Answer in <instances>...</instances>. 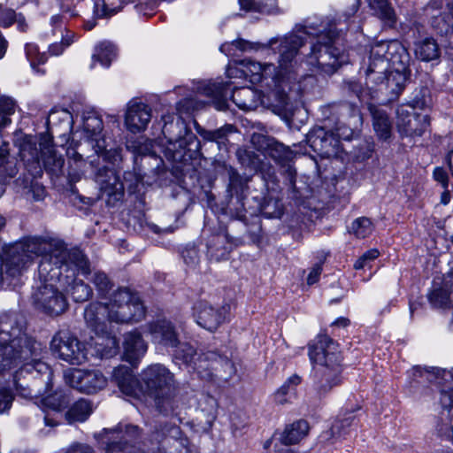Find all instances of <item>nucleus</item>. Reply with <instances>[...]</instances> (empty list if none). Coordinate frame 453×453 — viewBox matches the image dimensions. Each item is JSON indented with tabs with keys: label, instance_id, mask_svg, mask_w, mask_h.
I'll use <instances>...</instances> for the list:
<instances>
[{
	"label": "nucleus",
	"instance_id": "nucleus-29",
	"mask_svg": "<svg viewBox=\"0 0 453 453\" xmlns=\"http://www.w3.org/2000/svg\"><path fill=\"white\" fill-rule=\"evenodd\" d=\"M142 346V339L139 332L126 334L124 341V357L132 367L136 368L139 365V349Z\"/></svg>",
	"mask_w": 453,
	"mask_h": 453
},
{
	"label": "nucleus",
	"instance_id": "nucleus-37",
	"mask_svg": "<svg viewBox=\"0 0 453 453\" xmlns=\"http://www.w3.org/2000/svg\"><path fill=\"white\" fill-rule=\"evenodd\" d=\"M370 8L380 19L389 25L395 22V14L388 0H367Z\"/></svg>",
	"mask_w": 453,
	"mask_h": 453
},
{
	"label": "nucleus",
	"instance_id": "nucleus-46",
	"mask_svg": "<svg viewBox=\"0 0 453 453\" xmlns=\"http://www.w3.org/2000/svg\"><path fill=\"white\" fill-rule=\"evenodd\" d=\"M14 21L17 22L19 30H26L27 24L21 15L17 16L13 10L3 9L2 5H0V26L9 27Z\"/></svg>",
	"mask_w": 453,
	"mask_h": 453
},
{
	"label": "nucleus",
	"instance_id": "nucleus-21",
	"mask_svg": "<svg viewBox=\"0 0 453 453\" xmlns=\"http://www.w3.org/2000/svg\"><path fill=\"white\" fill-rule=\"evenodd\" d=\"M148 332L155 342L164 346L175 348L180 343L178 334L173 324L168 320L160 319L150 324Z\"/></svg>",
	"mask_w": 453,
	"mask_h": 453
},
{
	"label": "nucleus",
	"instance_id": "nucleus-24",
	"mask_svg": "<svg viewBox=\"0 0 453 453\" xmlns=\"http://www.w3.org/2000/svg\"><path fill=\"white\" fill-rule=\"evenodd\" d=\"M51 24L54 27V35L60 37L61 41L51 43L49 47V51L51 55L58 56L73 42L74 33L68 30L62 24V18L60 16H53L51 18Z\"/></svg>",
	"mask_w": 453,
	"mask_h": 453
},
{
	"label": "nucleus",
	"instance_id": "nucleus-31",
	"mask_svg": "<svg viewBox=\"0 0 453 453\" xmlns=\"http://www.w3.org/2000/svg\"><path fill=\"white\" fill-rule=\"evenodd\" d=\"M125 123L127 129L136 134L141 130L142 124V99L134 97L127 104Z\"/></svg>",
	"mask_w": 453,
	"mask_h": 453
},
{
	"label": "nucleus",
	"instance_id": "nucleus-43",
	"mask_svg": "<svg viewBox=\"0 0 453 453\" xmlns=\"http://www.w3.org/2000/svg\"><path fill=\"white\" fill-rule=\"evenodd\" d=\"M176 348L177 349L174 354L175 357L182 360L184 363L188 365L193 364V368L197 372V369L196 368V364L198 363V358L202 355L196 358V352L195 349L188 343H179Z\"/></svg>",
	"mask_w": 453,
	"mask_h": 453
},
{
	"label": "nucleus",
	"instance_id": "nucleus-53",
	"mask_svg": "<svg viewBox=\"0 0 453 453\" xmlns=\"http://www.w3.org/2000/svg\"><path fill=\"white\" fill-rule=\"evenodd\" d=\"M449 14L447 16L435 17L432 21V25L440 29L441 32H447L449 27L453 30V5H449Z\"/></svg>",
	"mask_w": 453,
	"mask_h": 453
},
{
	"label": "nucleus",
	"instance_id": "nucleus-39",
	"mask_svg": "<svg viewBox=\"0 0 453 453\" xmlns=\"http://www.w3.org/2000/svg\"><path fill=\"white\" fill-rule=\"evenodd\" d=\"M257 49L258 48L256 43L242 39H237L231 42H225L220 46V51L230 57L237 56L238 52H244Z\"/></svg>",
	"mask_w": 453,
	"mask_h": 453
},
{
	"label": "nucleus",
	"instance_id": "nucleus-14",
	"mask_svg": "<svg viewBox=\"0 0 453 453\" xmlns=\"http://www.w3.org/2000/svg\"><path fill=\"white\" fill-rule=\"evenodd\" d=\"M228 313V304L214 307L206 302L201 301L196 303L194 307V316L196 323L209 331H214L223 324L226 320Z\"/></svg>",
	"mask_w": 453,
	"mask_h": 453
},
{
	"label": "nucleus",
	"instance_id": "nucleus-15",
	"mask_svg": "<svg viewBox=\"0 0 453 453\" xmlns=\"http://www.w3.org/2000/svg\"><path fill=\"white\" fill-rule=\"evenodd\" d=\"M65 379L70 387L86 394H93L107 384L106 378L99 371L73 370L65 375Z\"/></svg>",
	"mask_w": 453,
	"mask_h": 453
},
{
	"label": "nucleus",
	"instance_id": "nucleus-34",
	"mask_svg": "<svg viewBox=\"0 0 453 453\" xmlns=\"http://www.w3.org/2000/svg\"><path fill=\"white\" fill-rule=\"evenodd\" d=\"M301 377L294 374L290 376L282 386L274 393V401L279 404H285L296 394V387L301 383Z\"/></svg>",
	"mask_w": 453,
	"mask_h": 453
},
{
	"label": "nucleus",
	"instance_id": "nucleus-44",
	"mask_svg": "<svg viewBox=\"0 0 453 453\" xmlns=\"http://www.w3.org/2000/svg\"><path fill=\"white\" fill-rule=\"evenodd\" d=\"M373 231V225L370 219L366 217H360L356 219L350 227L352 233L357 238H365L369 236Z\"/></svg>",
	"mask_w": 453,
	"mask_h": 453
},
{
	"label": "nucleus",
	"instance_id": "nucleus-38",
	"mask_svg": "<svg viewBox=\"0 0 453 453\" xmlns=\"http://www.w3.org/2000/svg\"><path fill=\"white\" fill-rule=\"evenodd\" d=\"M162 450L157 453H190L189 441L187 438L167 437L162 441Z\"/></svg>",
	"mask_w": 453,
	"mask_h": 453
},
{
	"label": "nucleus",
	"instance_id": "nucleus-18",
	"mask_svg": "<svg viewBox=\"0 0 453 453\" xmlns=\"http://www.w3.org/2000/svg\"><path fill=\"white\" fill-rule=\"evenodd\" d=\"M231 98L235 105L243 111H254L260 104L273 107V104H267V89L262 95L260 91L251 87H242L234 89ZM274 108L276 107L274 106Z\"/></svg>",
	"mask_w": 453,
	"mask_h": 453
},
{
	"label": "nucleus",
	"instance_id": "nucleus-4",
	"mask_svg": "<svg viewBox=\"0 0 453 453\" xmlns=\"http://www.w3.org/2000/svg\"><path fill=\"white\" fill-rule=\"evenodd\" d=\"M405 50L397 41L380 42L372 46L365 66L361 67L365 85L372 89L386 79V87L397 97L404 88L408 72Z\"/></svg>",
	"mask_w": 453,
	"mask_h": 453
},
{
	"label": "nucleus",
	"instance_id": "nucleus-6",
	"mask_svg": "<svg viewBox=\"0 0 453 453\" xmlns=\"http://www.w3.org/2000/svg\"><path fill=\"white\" fill-rule=\"evenodd\" d=\"M72 276L60 275L55 280L40 279L42 285L32 296L34 304L50 316H58L67 308V302L62 293V287L69 284Z\"/></svg>",
	"mask_w": 453,
	"mask_h": 453
},
{
	"label": "nucleus",
	"instance_id": "nucleus-62",
	"mask_svg": "<svg viewBox=\"0 0 453 453\" xmlns=\"http://www.w3.org/2000/svg\"><path fill=\"white\" fill-rule=\"evenodd\" d=\"M273 203H274V207H275L274 211H270V205H271V201H270L264 207V213L268 218H280L283 213L282 204L280 201H277V200L274 201Z\"/></svg>",
	"mask_w": 453,
	"mask_h": 453
},
{
	"label": "nucleus",
	"instance_id": "nucleus-50",
	"mask_svg": "<svg viewBox=\"0 0 453 453\" xmlns=\"http://www.w3.org/2000/svg\"><path fill=\"white\" fill-rule=\"evenodd\" d=\"M290 444L285 440H282L281 436H273L271 440L265 443V449H270L272 453H294L290 449Z\"/></svg>",
	"mask_w": 453,
	"mask_h": 453
},
{
	"label": "nucleus",
	"instance_id": "nucleus-3",
	"mask_svg": "<svg viewBox=\"0 0 453 453\" xmlns=\"http://www.w3.org/2000/svg\"><path fill=\"white\" fill-rule=\"evenodd\" d=\"M41 344L27 336L14 316L0 319V372L21 366L19 372L51 375L50 367L40 358Z\"/></svg>",
	"mask_w": 453,
	"mask_h": 453
},
{
	"label": "nucleus",
	"instance_id": "nucleus-36",
	"mask_svg": "<svg viewBox=\"0 0 453 453\" xmlns=\"http://www.w3.org/2000/svg\"><path fill=\"white\" fill-rule=\"evenodd\" d=\"M355 425V416L352 412H346L340 415L330 428V434L333 437H342L348 434L350 427Z\"/></svg>",
	"mask_w": 453,
	"mask_h": 453
},
{
	"label": "nucleus",
	"instance_id": "nucleus-41",
	"mask_svg": "<svg viewBox=\"0 0 453 453\" xmlns=\"http://www.w3.org/2000/svg\"><path fill=\"white\" fill-rule=\"evenodd\" d=\"M43 165L47 171L53 174H58L64 165V158L61 156H58L55 150L51 148L47 150L42 156Z\"/></svg>",
	"mask_w": 453,
	"mask_h": 453
},
{
	"label": "nucleus",
	"instance_id": "nucleus-17",
	"mask_svg": "<svg viewBox=\"0 0 453 453\" xmlns=\"http://www.w3.org/2000/svg\"><path fill=\"white\" fill-rule=\"evenodd\" d=\"M342 368L334 366H317L314 368L312 375V389L317 397L321 398L330 392L334 387H336L341 382Z\"/></svg>",
	"mask_w": 453,
	"mask_h": 453
},
{
	"label": "nucleus",
	"instance_id": "nucleus-35",
	"mask_svg": "<svg viewBox=\"0 0 453 453\" xmlns=\"http://www.w3.org/2000/svg\"><path fill=\"white\" fill-rule=\"evenodd\" d=\"M92 412L90 403L81 399L76 402L66 412L65 417L69 423L83 422Z\"/></svg>",
	"mask_w": 453,
	"mask_h": 453
},
{
	"label": "nucleus",
	"instance_id": "nucleus-12",
	"mask_svg": "<svg viewBox=\"0 0 453 453\" xmlns=\"http://www.w3.org/2000/svg\"><path fill=\"white\" fill-rule=\"evenodd\" d=\"M426 114H417L409 105H401L396 110V128L402 136H421L429 127Z\"/></svg>",
	"mask_w": 453,
	"mask_h": 453
},
{
	"label": "nucleus",
	"instance_id": "nucleus-52",
	"mask_svg": "<svg viewBox=\"0 0 453 453\" xmlns=\"http://www.w3.org/2000/svg\"><path fill=\"white\" fill-rule=\"evenodd\" d=\"M26 55L33 68L36 65L45 63L47 60L46 54L40 53L38 46L34 43H27L26 45Z\"/></svg>",
	"mask_w": 453,
	"mask_h": 453
},
{
	"label": "nucleus",
	"instance_id": "nucleus-64",
	"mask_svg": "<svg viewBox=\"0 0 453 453\" xmlns=\"http://www.w3.org/2000/svg\"><path fill=\"white\" fill-rule=\"evenodd\" d=\"M321 272H322V266L320 264H317L315 265L310 273L308 274V277H307V284L308 285H313L315 284L316 282L319 281V276L321 274Z\"/></svg>",
	"mask_w": 453,
	"mask_h": 453
},
{
	"label": "nucleus",
	"instance_id": "nucleus-30",
	"mask_svg": "<svg viewBox=\"0 0 453 453\" xmlns=\"http://www.w3.org/2000/svg\"><path fill=\"white\" fill-rule=\"evenodd\" d=\"M116 56L117 48L112 42L107 41L101 42L95 48L90 68L93 69L95 67L96 61L99 62L101 65L108 67Z\"/></svg>",
	"mask_w": 453,
	"mask_h": 453
},
{
	"label": "nucleus",
	"instance_id": "nucleus-57",
	"mask_svg": "<svg viewBox=\"0 0 453 453\" xmlns=\"http://www.w3.org/2000/svg\"><path fill=\"white\" fill-rule=\"evenodd\" d=\"M20 374L19 372H16L14 376V386L17 390V392L24 398H31L33 396H37V394H33L32 389L28 388L26 385L21 383L20 380Z\"/></svg>",
	"mask_w": 453,
	"mask_h": 453
},
{
	"label": "nucleus",
	"instance_id": "nucleus-2",
	"mask_svg": "<svg viewBox=\"0 0 453 453\" xmlns=\"http://www.w3.org/2000/svg\"><path fill=\"white\" fill-rule=\"evenodd\" d=\"M39 256L42 257L38 266L40 279L55 280L63 269L67 272V259L83 273H88V258L80 250H67L61 241L32 237L7 249L5 263L0 265V282L15 286L33 258Z\"/></svg>",
	"mask_w": 453,
	"mask_h": 453
},
{
	"label": "nucleus",
	"instance_id": "nucleus-26",
	"mask_svg": "<svg viewBox=\"0 0 453 453\" xmlns=\"http://www.w3.org/2000/svg\"><path fill=\"white\" fill-rule=\"evenodd\" d=\"M229 86V82L210 83L203 88L202 94L217 110L225 111L227 108Z\"/></svg>",
	"mask_w": 453,
	"mask_h": 453
},
{
	"label": "nucleus",
	"instance_id": "nucleus-42",
	"mask_svg": "<svg viewBox=\"0 0 453 453\" xmlns=\"http://www.w3.org/2000/svg\"><path fill=\"white\" fill-rule=\"evenodd\" d=\"M226 240V234H218L214 237L213 242L208 245V253L211 258L219 261L226 257L231 250L230 245L223 246L221 249L218 248V244H221Z\"/></svg>",
	"mask_w": 453,
	"mask_h": 453
},
{
	"label": "nucleus",
	"instance_id": "nucleus-23",
	"mask_svg": "<svg viewBox=\"0 0 453 453\" xmlns=\"http://www.w3.org/2000/svg\"><path fill=\"white\" fill-rule=\"evenodd\" d=\"M218 414V401L210 395H203L198 402L196 419L204 431L211 428Z\"/></svg>",
	"mask_w": 453,
	"mask_h": 453
},
{
	"label": "nucleus",
	"instance_id": "nucleus-28",
	"mask_svg": "<svg viewBox=\"0 0 453 453\" xmlns=\"http://www.w3.org/2000/svg\"><path fill=\"white\" fill-rule=\"evenodd\" d=\"M84 130L91 139L93 148L97 154L102 153L105 150V142L100 138L101 132L103 130V121L96 116H89L84 120Z\"/></svg>",
	"mask_w": 453,
	"mask_h": 453
},
{
	"label": "nucleus",
	"instance_id": "nucleus-7",
	"mask_svg": "<svg viewBox=\"0 0 453 453\" xmlns=\"http://www.w3.org/2000/svg\"><path fill=\"white\" fill-rule=\"evenodd\" d=\"M110 319L116 323H127L137 320L135 317L142 311L138 295H134L128 288H119L115 291L109 303Z\"/></svg>",
	"mask_w": 453,
	"mask_h": 453
},
{
	"label": "nucleus",
	"instance_id": "nucleus-25",
	"mask_svg": "<svg viewBox=\"0 0 453 453\" xmlns=\"http://www.w3.org/2000/svg\"><path fill=\"white\" fill-rule=\"evenodd\" d=\"M96 180L102 191L109 196H120L124 189V184L120 182L119 176L113 169L103 167L96 174Z\"/></svg>",
	"mask_w": 453,
	"mask_h": 453
},
{
	"label": "nucleus",
	"instance_id": "nucleus-40",
	"mask_svg": "<svg viewBox=\"0 0 453 453\" xmlns=\"http://www.w3.org/2000/svg\"><path fill=\"white\" fill-rule=\"evenodd\" d=\"M121 7V0H96L94 14L97 18H104L116 13Z\"/></svg>",
	"mask_w": 453,
	"mask_h": 453
},
{
	"label": "nucleus",
	"instance_id": "nucleus-5",
	"mask_svg": "<svg viewBox=\"0 0 453 453\" xmlns=\"http://www.w3.org/2000/svg\"><path fill=\"white\" fill-rule=\"evenodd\" d=\"M143 375L148 394L153 398L156 409L166 417L178 415L180 405L173 374L165 366L157 364L149 366Z\"/></svg>",
	"mask_w": 453,
	"mask_h": 453
},
{
	"label": "nucleus",
	"instance_id": "nucleus-13",
	"mask_svg": "<svg viewBox=\"0 0 453 453\" xmlns=\"http://www.w3.org/2000/svg\"><path fill=\"white\" fill-rule=\"evenodd\" d=\"M311 148L322 157H337L341 151L340 141L334 132L324 127L313 128L307 135Z\"/></svg>",
	"mask_w": 453,
	"mask_h": 453
},
{
	"label": "nucleus",
	"instance_id": "nucleus-47",
	"mask_svg": "<svg viewBox=\"0 0 453 453\" xmlns=\"http://www.w3.org/2000/svg\"><path fill=\"white\" fill-rule=\"evenodd\" d=\"M446 373H448L452 379H453V369L450 371H446L440 369L438 367H431L430 369L427 368H421L419 366L413 368V375L415 377H426V379L429 381H433L434 379L436 380L439 377H443Z\"/></svg>",
	"mask_w": 453,
	"mask_h": 453
},
{
	"label": "nucleus",
	"instance_id": "nucleus-27",
	"mask_svg": "<svg viewBox=\"0 0 453 453\" xmlns=\"http://www.w3.org/2000/svg\"><path fill=\"white\" fill-rule=\"evenodd\" d=\"M368 110L372 117L374 131L382 140H387L391 135L392 125L388 116L382 109L372 104H367Z\"/></svg>",
	"mask_w": 453,
	"mask_h": 453
},
{
	"label": "nucleus",
	"instance_id": "nucleus-51",
	"mask_svg": "<svg viewBox=\"0 0 453 453\" xmlns=\"http://www.w3.org/2000/svg\"><path fill=\"white\" fill-rule=\"evenodd\" d=\"M20 157L23 161L30 164H38L40 153L35 144L25 142L20 148Z\"/></svg>",
	"mask_w": 453,
	"mask_h": 453
},
{
	"label": "nucleus",
	"instance_id": "nucleus-11",
	"mask_svg": "<svg viewBox=\"0 0 453 453\" xmlns=\"http://www.w3.org/2000/svg\"><path fill=\"white\" fill-rule=\"evenodd\" d=\"M196 365L197 373L204 379H211L214 373L216 376L229 379L236 372L234 363L228 357L213 351L202 354Z\"/></svg>",
	"mask_w": 453,
	"mask_h": 453
},
{
	"label": "nucleus",
	"instance_id": "nucleus-49",
	"mask_svg": "<svg viewBox=\"0 0 453 453\" xmlns=\"http://www.w3.org/2000/svg\"><path fill=\"white\" fill-rule=\"evenodd\" d=\"M15 104L9 97L0 98V127H4L11 122L10 116L14 113Z\"/></svg>",
	"mask_w": 453,
	"mask_h": 453
},
{
	"label": "nucleus",
	"instance_id": "nucleus-19",
	"mask_svg": "<svg viewBox=\"0 0 453 453\" xmlns=\"http://www.w3.org/2000/svg\"><path fill=\"white\" fill-rule=\"evenodd\" d=\"M67 264L69 265L68 271L66 272L65 269L62 270V275H69L72 276L70 278L69 284H66L65 287H62V290L66 291L69 293L75 302H85L87 301L92 294V290L90 287L81 280H77L75 278V271L80 272L82 274L81 270L73 263H72L69 259H67ZM88 265H89V263L88 262ZM90 273V268L88 267V274Z\"/></svg>",
	"mask_w": 453,
	"mask_h": 453
},
{
	"label": "nucleus",
	"instance_id": "nucleus-8",
	"mask_svg": "<svg viewBox=\"0 0 453 453\" xmlns=\"http://www.w3.org/2000/svg\"><path fill=\"white\" fill-rule=\"evenodd\" d=\"M50 349L60 359L71 365H81L87 360L84 343L66 330L59 331L54 335Z\"/></svg>",
	"mask_w": 453,
	"mask_h": 453
},
{
	"label": "nucleus",
	"instance_id": "nucleus-22",
	"mask_svg": "<svg viewBox=\"0 0 453 453\" xmlns=\"http://www.w3.org/2000/svg\"><path fill=\"white\" fill-rule=\"evenodd\" d=\"M84 319L87 325L96 334L104 333L106 322H112L110 319L109 307L102 303H89L84 311Z\"/></svg>",
	"mask_w": 453,
	"mask_h": 453
},
{
	"label": "nucleus",
	"instance_id": "nucleus-60",
	"mask_svg": "<svg viewBox=\"0 0 453 453\" xmlns=\"http://www.w3.org/2000/svg\"><path fill=\"white\" fill-rule=\"evenodd\" d=\"M354 128L355 127H347L345 125H341L337 127L334 132L336 138H338L339 141L341 139L348 141L350 140L354 134Z\"/></svg>",
	"mask_w": 453,
	"mask_h": 453
},
{
	"label": "nucleus",
	"instance_id": "nucleus-16",
	"mask_svg": "<svg viewBox=\"0 0 453 453\" xmlns=\"http://www.w3.org/2000/svg\"><path fill=\"white\" fill-rule=\"evenodd\" d=\"M251 143L256 150L271 157L278 164L284 165L293 158L294 153L290 148L273 137L261 134H253Z\"/></svg>",
	"mask_w": 453,
	"mask_h": 453
},
{
	"label": "nucleus",
	"instance_id": "nucleus-54",
	"mask_svg": "<svg viewBox=\"0 0 453 453\" xmlns=\"http://www.w3.org/2000/svg\"><path fill=\"white\" fill-rule=\"evenodd\" d=\"M380 255V252L376 249H372L364 253L354 264L356 270L363 269L370 265V263L376 259Z\"/></svg>",
	"mask_w": 453,
	"mask_h": 453
},
{
	"label": "nucleus",
	"instance_id": "nucleus-33",
	"mask_svg": "<svg viewBox=\"0 0 453 453\" xmlns=\"http://www.w3.org/2000/svg\"><path fill=\"white\" fill-rule=\"evenodd\" d=\"M309 425L304 420H298L290 426H287L283 433L280 434L282 440L288 442L290 445L298 443L308 434Z\"/></svg>",
	"mask_w": 453,
	"mask_h": 453
},
{
	"label": "nucleus",
	"instance_id": "nucleus-48",
	"mask_svg": "<svg viewBox=\"0 0 453 453\" xmlns=\"http://www.w3.org/2000/svg\"><path fill=\"white\" fill-rule=\"evenodd\" d=\"M428 299L434 308H444L449 304V292L445 288H436L430 293Z\"/></svg>",
	"mask_w": 453,
	"mask_h": 453
},
{
	"label": "nucleus",
	"instance_id": "nucleus-56",
	"mask_svg": "<svg viewBox=\"0 0 453 453\" xmlns=\"http://www.w3.org/2000/svg\"><path fill=\"white\" fill-rule=\"evenodd\" d=\"M274 0H239L241 7L245 10L262 11L265 5H272Z\"/></svg>",
	"mask_w": 453,
	"mask_h": 453
},
{
	"label": "nucleus",
	"instance_id": "nucleus-45",
	"mask_svg": "<svg viewBox=\"0 0 453 453\" xmlns=\"http://www.w3.org/2000/svg\"><path fill=\"white\" fill-rule=\"evenodd\" d=\"M42 397L45 406L56 411H60L69 403L68 395L62 390L57 391L53 395H42Z\"/></svg>",
	"mask_w": 453,
	"mask_h": 453
},
{
	"label": "nucleus",
	"instance_id": "nucleus-9",
	"mask_svg": "<svg viewBox=\"0 0 453 453\" xmlns=\"http://www.w3.org/2000/svg\"><path fill=\"white\" fill-rule=\"evenodd\" d=\"M103 441L107 453H133V444L138 440L140 430L137 426L119 424L115 428L104 430Z\"/></svg>",
	"mask_w": 453,
	"mask_h": 453
},
{
	"label": "nucleus",
	"instance_id": "nucleus-61",
	"mask_svg": "<svg viewBox=\"0 0 453 453\" xmlns=\"http://www.w3.org/2000/svg\"><path fill=\"white\" fill-rule=\"evenodd\" d=\"M440 403L443 408L449 409L453 407V388L441 391Z\"/></svg>",
	"mask_w": 453,
	"mask_h": 453
},
{
	"label": "nucleus",
	"instance_id": "nucleus-32",
	"mask_svg": "<svg viewBox=\"0 0 453 453\" xmlns=\"http://www.w3.org/2000/svg\"><path fill=\"white\" fill-rule=\"evenodd\" d=\"M416 57L422 61H432L440 55V50L436 42L432 38H425L415 44Z\"/></svg>",
	"mask_w": 453,
	"mask_h": 453
},
{
	"label": "nucleus",
	"instance_id": "nucleus-1",
	"mask_svg": "<svg viewBox=\"0 0 453 453\" xmlns=\"http://www.w3.org/2000/svg\"><path fill=\"white\" fill-rule=\"evenodd\" d=\"M264 48L277 53V65L244 59L226 70L228 78L244 76L251 83L263 82L267 88V104L285 110L288 92L300 91V81L308 72L334 73L348 62L344 51L336 47L334 31L320 29L314 33L305 30L302 35L289 33L271 38Z\"/></svg>",
	"mask_w": 453,
	"mask_h": 453
},
{
	"label": "nucleus",
	"instance_id": "nucleus-55",
	"mask_svg": "<svg viewBox=\"0 0 453 453\" xmlns=\"http://www.w3.org/2000/svg\"><path fill=\"white\" fill-rule=\"evenodd\" d=\"M92 281L101 296H104L110 289V280L103 273H96L93 276Z\"/></svg>",
	"mask_w": 453,
	"mask_h": 453
},
{
	"label": "nucleus",
	"instance_id": "nucleus-10",
	"mask_svg": "<svg viewBox=\"0 0 453 453\" xmlns=\"http://www.w3.org/2000/svg\"><path fill=\"white\" fill-rule=\"evenodd\" d=\"M309 357L318 366L341 367L342 356L338 344L326 334H319L309 345Z\"/></svg>",
	"mask_w": 453,
	"mask_h": 453
},
{
	"label": "nucleus",
	"instance_id": "nucleus-63",
	"mask_svg": "<svg viewBox=\"0 0 453 453\" xmlns=\"http://www.w3.org/2000/svg\"><path fill=\"white\" fill-rule=\"evenodd\" d=\"M433 175L434 180L440 182L443 188L447 189L449 178L446 171L441 167H435Z\"/></svg>",
	"mask_w": 453,
	"mask_h": 453
},
{
	"label": "nucleus",
	"instance_id": "nucleus-59",
	"mask_svg": "<svg viewBox=\"0 0 453 453\" xmlns=\"http://www.w3.org/2000/svg\"><path fill=\"white\" fill-rule=\"evenodd\" d=\"M13 400L12 392L6 388H0V413L9 410Z\"/></svg>",
	"mask_w": 453,
	"mask_h": 453
},
{
	"label": "nucleus",
	"instance_id": "nucleus-58",
	"mask_svg": "<svg viewBox=\"0 0 453 453\" xmlns=\"http://www.w3.org/2000/svg\"><path fill=\"white\" fill-rule=\"evenodd\" d=\"M20 374L19 372H16L14 376V386L17 390V392L24 398H31L33 396H37V394H33L32 389L28 388L26 385L21 383L20 380Z\"/></svg>",
	"mask_w": 453,
	"mask_h": 453
},
{
	"label": "nucleus",
	"instance_id": "nucleus-20",
	"mask_svg": "<svg viewBox=\"0 0 453 453\" xmlns=\"http://www.w3.org/2000/svg\"><path fill=\"white\" fill-rule=\"evenodd\" d=\"M114 378L120 391L128 397V401L140 402L142 386L133 372L127 367H119L114 371Z\"/></svg>",
	"mask_w": 453,
	"mask_h": 453
}]
</instances>
